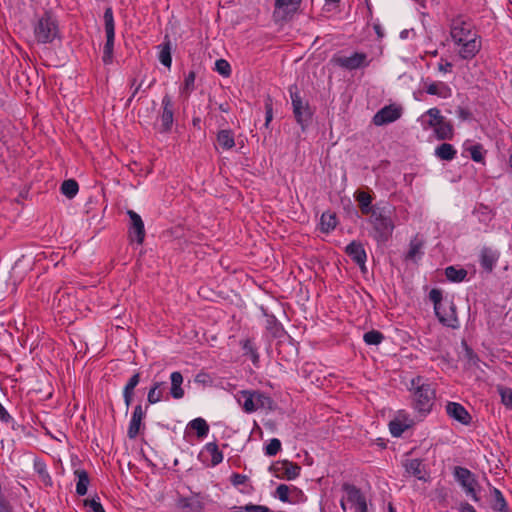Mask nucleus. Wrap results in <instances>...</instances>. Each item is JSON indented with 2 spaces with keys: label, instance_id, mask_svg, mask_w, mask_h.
I'll use <instances>...</instances> for the list:
<instances>
[{
  "label": "nucleus",
  "instance_id": "nucleus-1",
  "mask_svg": "<svg viewBox=\"0 0 512 512\" xmlns=\"http://www.w3.org/2000/svg\"><path fill=\"white\" fill-rule=\"evenodd\" d=\"M451 39L458 55L465 60L474 58L481 49V40L472 25L461 19L453 21L450 31Z\"/></svg>",
  "mask_w": 512,
  "mask_h": 512
},
{
  "label": "nucleus",
  "instance_id": "nucleus-2",
  "mask_svg": "<svg viewBox=\"0 0 512 512\" xmlns=\"http://www.w3.org/2000/svg\"><path fill=\"white\" fill-rule=\"evenodd\" d=\"M423 131L432 132L438 140L451 139L453 136L452 126L445 121L437 108H430L417 119Z\"/></svg>",
  "mask_w": 512,
  "mask_h": 512
},
{
  "label": "nucleus",
  "instance_id": "nucleus-3",
  "mask_svg": "<svg viewBox=\"0 0 512 512\" xmlns=\"http://www.w3.org/2000/svg\"><path fill=\"white\" fill-rule=\"evenodd\" d=\"M429 299L433 302L435 314L443 325L452 328L458 326L455 306L451 299L443 297L439 289H432L429 293Z\"/></svg>",
  "mask_w": 512,
  "mask_h": 512
},
{
  "label": "nucleus",
  "instance_id": "nucleus-4",
  "mask_svg": "<svg viewBox=\"0 0 512 512\" xmlns=\"http://www.w3.org/2000/svg\"><path fill=\"white\" fill-rule=\"evenodd\" d=\"M236 400L246 413H253L258 410L268 411L273 409L272 399L259 391H239L236 394Z\"/></svg>",
  "mask_w": 512,
  "mask_h": 512
},
{
  "label": "nucleus",
  "instance_id": "nucleus-5",
  "mask_svg": "<svg viewBox=\"0 0 512 512\" xmlns=\"http://www.w3.org/2000/svg\"><path fill=\"white\" fill-rule=\"evenodd\" d=\"M411 391L415 409L424 413L429 412L435 397L433 388L425 383L423 378L417 377L411 380Z\"/></svg>",
  "mask_w": 512,
  "mask_h": 512
},
{
  "label": "nucleus",
  "instance_id": "nucleus-6",
  "mask_svg": "<svg viewBox=\"0 0 512 512\" xmlns=\"http://www.w3.org/2000/svg\"><path fill=\"white\" fill-rule=\"evenodd\" d=\"M59 36L57 21L49 14L40 17L34 25V37L38 43H50Z\"/></svg>",
  "mask_w": 512,
  "mask_h": 512
},
{
  "label": "nucleus",
  "instance_id": "nucleus-7",
  "mask_svg": "<svg viewBox=\"0 0 512 512\" xmlns=\"http://www.w3.org/2000/svg\"><path fill=\"white\" fill-rule=\"evenodd\" d=\"M456 481L461 485L467 497L473 501H478L479 484L475 475L466 468L456 467L454 470Z\"/></svg>",
  "mask_w": 512,
  "mask_h": 512
},
{
  "label": "nucleus",
  "instance_id": "nucleus-8",
  "mask_svg": "<svg viewBox=\"0 0 512 512\" xmlns=\"http://www.w3.org/2000/svg\"><path fill=\"white\" fill-rule=\"evenodd\" d=\"M371 223L376 231V237L380 240H386L394 229L391 218L383 210L373 209L371 214Z\"/></svg>",
  "mask_w": 512,
  "mask_h": 512
},
{
  "label": "nucleus",
  "instance_id": "nucleus-9",
  "mask_svg": "<svg viewBox=\"0 0 512 512\" xmlns=\"http://www.w3.org/2000/svg\"><path fill=\"white\" fill-rule=\"evenodd\" d=\"M345 496L341 500V507L345 511L347 507L355 512H367V502L362 493L354 486H345Z\"/></svg>",
  "mask_w": 512,
  "mask_h": 512
},
{
  "label": "nucleus",
  "instance_id": "nucleus-10",
  "mask_svg": "<svg viewBox=\"0 0 512 512\" xmlns=\"http://www.w3.org/2000/svg\"><path fill=\"white\" fill-rule=\"evenodd\" d=\"M290 97L295 118L302 128L305 129L311 120L312 110L308 103L303 101L300 94L296 90L294 91L293 88L290 89Z\"/></svg>",
  "mask_w": 512,
  "mask_h": 512
},
{
  "label": "nucleus",
  "instance_id": "nucleus-11",
  "mask_svg": "<svg viewBox=\"0 0 512 512\" xmlns=\"http://www.w3.org/2000/svg\"><path fill=\"white\" fill-rule=\"evenodd\" d=\"M336 64L348 70H355L369 66L371 59L364 52H352L335 58Z\"/></svg>",
  "mask_w": 512,
  "mask_h": 512
},
{
  "label": "nucleus",
  "instance_id": "nucleus-12",
  "mask_svg": "<svg viewBox=\"0 0 512 512\" xmlns=\"http://www.w3.org/2000/svg\"><path fill=\"white\" fill-rule=\"evenodd\" d=\"M276 497L285 503H300L306 500V497L302 490L295 486H288L280 484L276 489Z\"/></svg>",
  "mask_w": 512,
  "mask_h": 512
},
{
  "label": "nucleus",
  "instance_id": "nucleus-13",
  "mask_svg": "<svg viewBox=\"0 0 512 512\" xmlns=\"http://www.w3.org/2000/svg\"><path fill=\"white\" fill-rule=\"evenodd\" d=\"M402 109L400 106L392 104L383 107L373 117V122L377 126H382L396 121L400 118Z\"/></svg>",
  "mask_w": 512,
  "mask_h": 512
},
{
  "label": "nucleus",
  "instance_id": "nucleus-14",
  "mask_svg": "<svg viewBox=\"0 0 512 512\" xmlns=\"http://www.w3.org/2000/svg\"><path fill=\"white\" fill-rule=\"evenodd\" d=\"M413 425V419L405 411H398L389 423V429L394 437H400L403 432Z\"/></svg>",
  "mask_w": 512,
  "mask_h": 512
},
{
  "label": "nucleus",
  "instance_id": "nucleus-15",
  "mask_svg": "<svg viewBox=\"0 0 512 512\" xmlns=\"http://www.w3.org/2000/svg\"><path fill=\"white\" fill-rule=\"evenodd\" d=\"M302 0H275L274 16L281 20L290 18L299 9Z\"/></svg>",
  "mask_w": 512,
  "mask_h": 512
},
{
  "label": "nucleus",
  "instance_id": "nucleus-16",
  "mask_svg": "<svg viewBox=\"0 0 512 512\" xmlns=\"http://www.w3.org/2000/svg\"><path fill=\"white\" fill-rule=\"evenodd\" d=\"M174 121V105L170 96L165 95L162 99V114L160 116V125L162 132H169L172 129Z\"/></svg>",
  "mask_w": 512,
  "mask_h": 512
},
{
  "label": "nucleus",
  "instance_id": "nucleus-17",
  "mask_svg": "<svg viewBox=\"0 0 512 512\" xmlns=\"http://www.w3.org/2000/svg\"><path fill=\"white\" fill-rule=\"evenodd\" d=\"M130 218V228H129V236L132 241H136L138 244H141L145 237V229L144 223L136 212L129 210L127 212Z\"/></svg>",
  "mask_w": 512,
  "mask_h": 512
},
{
  "label": "nucleus",
  "instance_id": "nucleus-18",
  "mask_svg": "<svg viewBox=\"0 0 512 512\" xmlns=\"http://www.w3.org/2000/svg\"><path fill=\"white\" fill-rule=\"evenodd\" d=\"M169 394L166 392V383L160 380H154L147 394V401L153 405L161 401H168Z\"/></svg>",
  "mask_w": 512,
  "mask_h": 512
},
{
  "label": "nucleus",
  "instance_id": "nucleus-19",
  "mask_svg": "<svg viewBox=\"0 0 512 512\" xmlns=\"http://www.w3.org/2000/svg\"><path fill=\"white\" fill-rule=\"evenodd\" d=\"M446 412L449 417L461 424L468 425L471 422V416L469 412L459 403L448 402L446 405Z\"/></svg>",
  "mask_w": 512,
  "mask_h": 512
},
{
  "label": "nucleus",
  "instance_id": "nucleus-20",
  "mask_svg": "<svg viewBox=\"0 0 512 512\" xmlns=\"http://www.w3.org/2000/svg\"><path fill=\"white\" fill-rule=\"evenodd\" d=\"M144 416H145V411L143 410L142 406L137 405L132 413V416H131V419L129 422V427H128L127 433L130 438H135L139 434Z\"/></svg>",
  "mask_w": 512,
  "mask_h": 512
},
{
  "label": "nucleus",
  "instance_id": "nucleus-21",
  "mask_svg": "<svg viewBox=\"0 0 512 512\" xmlns=\"http://www.w3.org/2000/svg\"><path fill=\"white\" fill-rule=\"evenodd\" d=\"M183 376L179 371H174L170 375V391L169 395L176 400L182 399L185 395V391L183 388Z\"/></svg>",
  "mask_w": 512,
  "mask_h": 512
},
{
  "label": "nucleus",
  "instance_id": "nucleus-22",
  "mask_svg": "<svg viewBox=\"0 0 512 512\" xmlns=\"http://www.w3.org/2000/svg\"><path fill=\"white\" fill-rule=\"evenodd\" d=\"M201 455L207 460H209L212 466H216L223 461L222 452L219 450L218 446L213 442L207 443L204 446Z\"/></svg>",
  "mask_w": 512,
  "mask_h": 512
},
{
  "label": "nucleus",
  "instance_id": "nucleus-23",
  "mask_svg": "<svg viewBox=\"0 0 512 512\" xmlns=\"http://www.w3.org/2000/svg\"><path fill=\"white\" fill-rule=\"evenodd\" d=\"M426 92L439 98H449L452 95L451 88L444 82H431L425 86Z\"/></svg>",
  "mask_w": 512,
  "mask_h": 512
},
{
  "label": "nucleus",
  "instance_id": "nucleus-24",
  "mask_svg": "<svg viewBox=\"0 0 512 512\" xmlns=\"http://www.w3.org/2000/svg\"><path fill=\"white\" fill-rule=\"evenodd\" d=\"M405 471L408 475L414 476L419 480L426 479V472L422 462L419 459H407L404 462Z\"/></svg>",
  "mask_w": 512,
  "mask_h": 512
},
{
  "label": "nucleus",
  "instance_id": "nucleus-25",
  "mask_svg": "<svg viewBox=\"0 0 512 512\" xmlns=\"http://www.w3.org/2000/svg\"><path fill=\"white\" fill-rule=\"evenodd\" d=\"M347 254L353 259L355 263L363 266L366 261V253L361 244L352 242L346 247Z\"/></svg>",
  "mask_w": 512,
  "mask_h": 512
},
{
  "label": "nucleus",
  "instance_id": "nucleus-26",
  "mask_svg": "<svg viewBox=\"0 0 512 512\" xmlns=\"http://www.w3.org/2000/svg\"><path fill=\"white\" fill-rule=\"evenodd\" d=\"M456 154L457 150L449 143H442L434 150V155L438 159L445 161L453 160L456 157Z\"/></svg>",
  "mask_w": 512,
  "mask_h": 512
},
{
  "label": "nucleus",
  "instance_id": "nucleus-27",
  "mask_svg": "<svg viewBox=\"0 0 512 512\" xmlns=\"http://www.w3.org/2000/svg\"><path fill=\"white\" fill-rule=\"evenodd\" d=\"M189 429L195 431L196 435L201 439L205 438L209 433V426L206 420L200 417L195 418L188 423L186 431Z\"/></svg>",
  "mask_w": 512,
  "mask_h": 512
},
{
  "label": "nucleus",
  "instance_id": "nucleus-28",
  "mask_svg": "<svg viewBox=\"0 0 512 512\" xmlns=\"http://www.w3.org/2000/svg\"><path fill=\"white\" fill-rule=\"evenodd\" d=\"M235 145L234 136L230 130H221L217 134V148L229 150Z\"/></svg>",
  "mask_w": 512,
  "mask_h": 512
},
{
  "label": "nucleus",
  "instance_id": "nucleus-29",
  "mask_svg": "<svg viewBox=\"0 0 512 512\" xmlns=\"http://www.w3.org/2000/svg\"><path fill=\"white\" fill-rule=\"evenodd\" d=\"M140 381V375L138 373L134 374L127 384L124 387L123 391V397L126 404V407L128 408L132 402L133 395H134V389L139 384Z\"/></svg>",
  "mask_w": 512,
  "mask_h": 512
},
{
  "label": "nucleus",
  "instance_id": "nucleus-30",
  "mask_svg": "<svg viewBox=\"0 0 512 512\" xmlns=\"http://www.w3.org/2000/svg\"><path fill=\"white\" fill-rule=\"evenodd\" d=\"M104 24H105V32H106V38L109 40L115 38V24H114V17H113V11L110 7H108L104 12Z\"/></svg>",
  "mask_w": 512,
  "mask_h": 512
},
{
  "label": "nucleus",
  "instance_id": "nucleus-31",
  "mask_svg": "<svg viewBox=\"0 0 512 512\" xmlns=\"http://www.w3.org/2000/svg\"><path fill=\"white\" fill-rule=\"evenodd\" d=\"M445 275L451 282H462L467 276V271L463 268L449 266L445 269Z\"/></svg>",
  "mask_w": 512,
  "mask_h": 512
},
{
  "label": "nucleus",
  "instance_id": "nucleus-32",
  "mask_svg": "<svg viewBox=\"0 0 512 512\" xmlns=\"http://www.w3.org/2000/svg\"><path fill=\"white\" fill-rule=\"evenodd\" d=\"M356 200L358 201L361 212L363 214H372L373 209L370 207L372 198L368 193L364 191H358L356 193Z\"/></svg>",
  "mask_w": 512,
  "mask_h": 512
},
{
  "label": "nucleus",
  "instance_id": "nucleus-33",
  "mask_svg": "<svg viewBox=\"0 0 512 512\" xmlns=\"http://www.w3.org/2000/svg\"><path fill=\"white\" fill-rule=\"evenodd\" d=\"M337 225V220L334 214L330 212H325L322 214L320 219V229L321 231L328 233L333 230Z\"/></svg>",
  "mask_w": 512,
  "mask_h": 512
},
{
  "label": "nucleus",
  "instance_id": "nucleus-34",
  "mask_svg": "<svg viewBox=\"0 0 512 512\" xmlns=\"http://www.w3.org/2000/svg\"><path fill=\"white\" fill-rule=\"evenodd\" d=\"M77 476V484H76V492L77 494L83 496L87 493L89 478L85 471L79 470L75 472Z\"/></svg>",
  "mask_w": 512,
  "mask_h": 512
},
{
  "label": "nucleus",
  "instance_id": "nucleus-35",
  "mask_svg": "<svg viewBox=\"0 0 512 512\" xmlns=\"http://www.w3.org/2000/svg\"><path fill=\"white\" fill-rule=\"evenodd\" d=\"M498 260V254L494 251L485 249L481 254V264L485 269L491 270Z\"/></svg>",
  "mask_w": 512,
  "mask_h": 512
},
{
  "label": "nucleus",
  "instance_id": "nucleus-36",
  "mask_svg": "<svg viewBox=\"0 0 512 512\" xmlns=\"http://www.w3.org/2000/svg\"><path fill=\"white\" fill-rule=\"evenodd\" d=\"M195 73L194 72H189L185 78H184V81H183V84L182 86L180 87V94L187 97L190 95V93L194 90L195 88Z\"/></svg>",
  "mask_w": 512,
  "mask_h": 512
},
{
  "label": "nucleus",
  "instance_id": "nucleus-37",
  "mask_svg": "<svg viewBox=\"0 0 512 512\" xmlns=\"http://www.w3.org/2000/svg\"><path fill=\"white\" fill-rule=\"evenodd\" d=\"M282 466L283 474L288 480H294L300 475L301 467L299 465L285 461Z\"/></svg>",
  "mask_w": 512,
  "mask_h": 512
},
{
  "label": "nucleus",
  "instance_id": "nucleus-38",
  "mask_svg": "<svg viewBox=\"0 0 512 512\" xmlns=\"http://www.w3.org/2000/svg\"><path fill=\"white\" fill-rule=\"evenodd\" d=\"M159 48V61L168 69H170L172 64V57L169 43L162 44Z\"/></svg>",
  "mask_w": 512,
  "mask_h": 512
},
{
  "label": "nucleus",
  "instance_id": "nucleus-39",
  "mask_svg": "<svg viewBox=\"0 0 512 512\" xmlns=\"http://www.w3.org/2000/svg\"><path fill=\"white\" fill-rule=\"evenodd\" d=\"M497 391L501 396V401L504 406L512 409V387H507L503 385L497 386Z\"/></svg>",
  "mask_w": 512,
  "mask_h": 512
},
{
  "label": "nucleus",
  "instance_id": "nucleus-40",
  "mask_svg": "<svg viewBox=\"0 0 512 512\" xmlns=\"http://www.w3.org/2000/svg\"><path fill=\"white\" fill-rule=\"evenodd\" d=\"M61 191L68 198H73L78 193V184L75 180H66L62 183Z\"/></svg>",
  "mask_w": 512,
  "mask_h": 512
},
{
  "label": "nucleus",
  "instance_id": "nucleus-41",
  "mask_svg": "<svg viewBox=\"0 0 512 512\" xmlns=\"http://www.w3.org/2000/svg\"><path fill=\"white\" fill-rule=\"evenodd\" d=\"M363 340L367 345H378L383 340V335L379 331H369L363 336Z\"/></svg>",
  "mask_w": 512,
  "mask_h": 512
},
{
  "label": "nucleus",
  "instance_id": "nucleus-42",
  "mask_svg": "<svg viewBox=\"0 0 512 512\" xmlns=\"http://www.w3.org/2000/svg\"><path fill=\"white\" fill-rule=\"evenodd\" d=\"M113 48H114V39L109 40L107 38L106 44H105L104 50H103V57H102L103 58V62L105 64L112 63Z\"/></svg>",
  "mask_w": 512,
  "mask_h": 512
},
{
  "label": "nucleus",
  "instance_id": "nucleus-43",
  "mask_svg": "<svg viewBox=\"0 0 512 512\" xmlns=\"http://www.w3.org/2000/svg\"><path fill=\"white\" fill-rule=\"evenodd\" d=\"M215 70L224 77H228L231 74V66L225 59H218L215 62Z\"/></svg>",
  "mask_w": 512,
  "mask_h": 512
},
{
  "label": "nucleus",
  "instance_id": "nucleus-44",
  "mask_svg": "<svg viewBox=\"0 0 512 512\" xmlns=\"http://www.w3.org/2000/svg\"><path fill=\"white\" fill-rule=\"evenodd\" d=\"M242 349L246 355H250L254 363L258 360V354L253 343L250 340H245L242 343Z\"/></svg>",
  "mask_w": 512,
  "mask_h": 512
},
{
  "label": "nucleus",
  "instance_id": "nucleus-45",
  "mask_svg": "<svg viewBox=\"0 0 512 512\" xmlns=\"http://www.w3.org/2000/svg\"><path fill=\"white\" fill-rule=\"evenodd\" d=\"M281 449V442L277 438H273L269 441L265 448V452L269 456L276 455Z\"/></svg>",
  "mask_w": 512,
  "mask_h": 512
},
{
  "label": "nucleus",
  "instance_id": "nucleus-46",
  "mask_svg": "<svg viewBox=\"0 0 512 512\" xmlns=\"http://www.w3.org/2000/svg\"><path fill=\"white\" fill-rule=\"evenodd\" d=\"M471 158L475 162H482L484 159L482 147L480 145H473L468 148Z\"/></svg>",
  "mask_w": 512,
  "mask_h": 512
},
{
  "label": "nucleus",
  "instance_id": "nucleus-47",
  "mask_svg": "<svg viewBox=\"0 0 512 512\" xmlns=\"http://www.w3.org/2000/svg\"><path fill=\"white\" fill-rule=\"evenodd\" d=\"M85 506L88 509V512H105L101 503L96 499L86 500Z\"/></svg>",
  "mask_w": 512,
  "mask_h": 512
},
{
  "label": "nucleus",
  "instance_id": "nucleus-48",
  "mask_svg": "<svg viewBox=\"0 0 512 512\" xmlns=\"http://www.w3.org/2000/svg\"><path fill=\"white\" fill-rule=\"evenodd\" d=\"M195 383L201 384L203 386H211L213 379L209 374L201 372L195 376Z\"/></svg>",
  "mask_w": 512,
  "mask_h": 512
},
{
  "label": "nucleus",
  "instance_id": "nucleus-49",
  "mask_svg": "<svg viewBox=\"0 0 512 512\" xmlns=\"http://www.w3.org/2000/svg\"><path fill=\"white\" fill-rule=\"evenodd\" d=\"M248 512H271V510L263 505L248 504Z\"/></svg>",
  "mask_w": 512,
  "mask_h": 512
},
{
  "label": "nucleus",
  "instance_id": "nucleus-50",
  "mask_svg": "<svg viewBox=\"0 0 512 512\" xmlns=\"http://www.w3.org/2000/svg\"><path fill=\"white\" fill-rule=\"evenodd\" d=\"M246 479L247 477L245 475L233 474L231 477V482L233 483V485L238 486L244 484Z\"/></svg>",
  "mask_w": 512,
  "mask_h": 512
},
{
  "label": "nucleus",
  "instance_id": "nucleus-51",
  "mask_svg": "<svg viewBox=\"0 0 512 512\" xmlns=\"http://www.w3.org/2000/svg\"><path fill=\"white\" fill-rule=\"evenodd\" d=\"M10 419V415L7 412V410L3 407V405L0 403V420L4 422H8Z\"/></svg>",
  "mask_w": 512,
  "mask_h": 512
},
{
  "label": "nucleus",
  "instance_id": "nucleus-52",
  "mask_svg": "<svg viewBox=\"0 0 512 512\" xmlns=\"http://www.w3.org/2000/svg\"><path fill=\"white\" fill-rule=\"evenodd\" d=\"M451 67H452V64L449 63V62L440 63L439 66H438L439 71H441L443 73L450 72L451 71Z\"/></svg>",
  "mask_w": 512,
  "mask_h": 512
},
{
  "label": "nucleus",
  "instance_id": "nucleus-53",
  "mask_svg": "<svg viewBox=\"0 0 512 512\" xmlns=\"http://www.w3.org/2000/svg\"><path fill=\"white\" fill-rule=\"evenodd\" d=\"M418 253V246L412 244L408 256L412 259L416 257V254Z\"/></svg>",
  "mask_w": 512,
  "mask_h": 512
},
{
  "label": "nucleus",
  "instance_id": "nucleus-54",
  "mask_svg": "<svg viewBox=\"0 0 512 512\" xmlns=\"http://www.w3.org/2000/svg\"><path fill=\"white\" fill-rule=\"evenodd\" d=\"M495 494H496L497 500L500 503V508L502 509L505 506V501H504L501 493L498 490H495Z\"/></svg>",
  "mask_w": 512,
  "mask_h": 512
},
{
  "label": "nucleus",
  "instance_id": "nucleus-55",
  "mask_svg": "<svg viewBox=\"0 0 512 512\" xmlns=\"http://www.w3.org/2000/svg\"><path fill=\"white\" fill-rule=\"evenodd\" d=\"M461 512H476V510L470 504H464L461 507Z\"/></svg>",
  "mask_w": 512,
  "mask_h": 512
},
{
  "label": "nucleus",
  "instance_id": "nucleus-56",
  "mask_svg": "<svg viewBox=\"0 0 512 512\" xmlns=\"http://www.w3.org/2000/svg\"><path fill=\"white\" fill-rule=\"evenodd\" d=\"M272 119V109L271 107H267L266 111V124H268Z\"/></svg>",
  "mask_w": 512,
  "mask_h": 512
},
{
  "label": "nucleus",
  "instance_id": "nucleus-57",
  "mask_svg": "<svg viewBox=\"0 0 512 512\" xmlns=\"http://www.w3.org/2000/svg\"><path fill=\"white\" fill-rule=\"evenodd\" d=\"M233 512H248V507L247 505L236 507Z\"/></svg>",
  "mask_w": 512,
  "mask_h": 512
},
{
  "label": "nucleus",
  "instance_id": "nucleus-58",
  "mask_svg": "<svg viewBox=\"0 0 512 512\" xmlns=\"http://www.w3.org/2000/svg\"><path fill=\"white\" fill-rule=\"evenodd\" d=\"M407 35H408V31H402L400 34L401 38H406Z\"/></svg>",
  "mask_w": 512,
  "mask_h": 512
},
{
  "label": "nucleus",
  "instance_id": "nucleus-59",
  "mask_svg": "<svg viewBox=\"0 0 512 512\" xmlns=\"http://www.w3.org/2000/svg\"><path fill=\"white\" fill-rule=\"evenodd\" d=\"M140 85H138L135 89V93L139 90Z\"/></svg>",
  "mask_w": 512,
  "mask_h": 512
},
{
  "label": "nucleus",
  "instance_id": "nucleus-60",
  "mask_svg": "<svg viewBox=\"0 0 512 512\" xmlns=\"http://www.w3.org/2000/svg\"><path fill=\"white\" fill-rule=\"evenodd\" d=\"M390 512H394V511H393V508H392L391 506H390Z\"/></svg>",
  "mask_w": 512,
  "mask_h": 512
}]
</instances>
